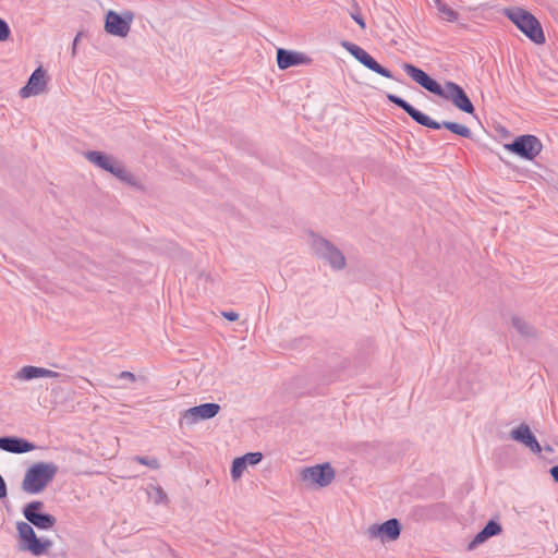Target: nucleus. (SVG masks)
<instances>
[{"mask_svg": "<svg viewBox=\"0 0 558 558\" xmlns=\"http://www.w3.org/2000/svg\"><path fill=\"white\" fill-rule=\"evenodd\" d=\"M246 463L243 457L235 458L231 465V476L233 480H238L242 476L246 469Z\"/></svg>", "mask_w": 558, "mask_h": 558, "instance_id": "4be33fe9", "label": "nucleus"}, {"mask_svg": "<svg viewBox=\"0 0 558 558\" xmlns=\"http://www.w3.org/2000/svg\"><path fill=\"white\" fill-rule=\"evenodd\" d=\"M301 480L311 486L326 487L335 480L336 473L329 462L304 468Z\"/></svg>", "mask_w": 558, "mask_h": 558, "instance_id": "1a4fd4ad", "label": "nucleus"}, {"mask_svg": "<svg viewBox=\"0 0 558 558\" xmlns=\"http://www.w3.org/2000/svg\"><path fill=\"white\" fill-rule=\"evenodd\" d=\"M221 314L226 319L230 322H235L239 319V314L233 311L222 312Z\"/></svg>", "mask_w": 558, "mask_h": 558, "instance_id": "c85d7f7f", "label": "nucleus"}, {"mask_svg": "<svg viewBox=\"0 0 558 558\" xmlns=\"http://www.w3.org/2000/svg\"><path fill=\"white\" fill-rule=\"evenodd\" d=\"M341 46L368 70L390 80H396L392 72L379 64L367 51L351 41L343 40Z\"/></svg>", "mask_w": 558, "mask_h": 558, "instance_id": "9d476101", "label": "nucleus"}, {"mask_svg": "<svg viewBox=\"0 0 558 558\" xmlns=\"http://www.w3.org/2000/svg\"><path fill=\"white\" fill-rule=\"evenodd\" d=\"M311 244L315 255L326 260L335 270H341L345 267L344 255L327 239L312 234Z\"/></svg>", "mask_w": 558, "mask_h": 558, "instance_id": "6e6552de", "label": "nucleus"}, {"mask_svg": "<svg viewBox=\"0 0 558 558\" xmlns=\"http://www.w3.org/2000/svg\"><path fill=\"white\" fill-rule=\"evenodd\" d=\"M439 11L446 16L448 21H456L458 19V12L448 7L447 4L439 5Z\"/></svg>", "mask_w": 558, "mask_h": 558, "instance_id": "a878e982", "label": "nucleus"}, {"mask_svg": "<svg viewBox=\"0 0 558 558\" xmlns=\"http://www.w3.org/2000/svg\"><path fill=\"white\" fill-rule=\"evenodd\" d=\"M502 532L501 524L495 520H489L486 525L474 536L468 545L469 550H473L478 545L485 543L488 538Z\"/></svg>", "mask_w": 558, "mask_h": 558, "instance_id": "a211bd4d", "label": "nucleus"}, {"mask_svg": "<svg viewBox=\"0 0 558 558\" xmlns=\"http://www.w3.org/2000/svg\"><path fill=\"white\" fill-rule=\"evenodd\" d=\"M512 327L517 330V332L529 340L537 338V331L529 322L520 316H512L511 318Z\"/></svg>", "mask_w": 558, "mask_h": 558, "instance_id": "6ab92c4d", "label": "nucleus"}, {"mask_svg": "<svg viewBox=\"0 0 558 558\" xmlns=\"http://www.w3.org/2000/svg\"><path fill=\"white\" fill-rule=\"evenodd\" d=\"M11 37V29L7 21L0 17V43L7 41Z\"/></svg>", "mask_w": 558, "mask_h": 558, "instance_id": "393cba45", "label": "nucleus"}, {"mask_svg": "<svg viewBox=\"0 0 558 558\" xmlns=\"http://www.w3.org/2000/svg\"><path fill=\"white\" fill-rule=\"evenodd\" d=\"M386 97L391 104L404 110L411 117V119L420 125H423L432 130H439L441 128H445L446 130L452 132L453 134H457L464 138H470L472 136L471 130L465 125L451 121H444L441 123L437 122L430 119L427 114L420 111L418 109L414 108L410 102H408L400 96L388 93Z\"/></svg>", "mask_w": 558, "mask_h": 558, "instance_id": "7ed1b4c3", "label": "nucleus"}, {"mask_svg": "<svg viewBox=\"0 0 558 558\" xmlns=\"http://www.w3.org/2000/svg\"><path fill=\"white\" fill-rule=\"evenodd\" d=\"M134 460L143 465L148 466L151 470H157L160 468V463L158 459L151 457L136 456Z\"/></svg>", "mask_w": 558, "mask_h": 558, "instance_id": "5701e85b", "label": "nucleus"}, {"mask_svg": "<svg viewBox=\"0 0 558 558\" xmlns=\"http://www.w3.org/2000/svg\"><path fill=\"white\" fill-rule=\"evenodd\" d=\"M510 438L518 441L529 448L533 453L539 454L543 450L538 440L532 433L530 426L525 423H521L519 426L510 432Z\"/></svg>", "mask_w": 558, "mask_h": 558, "instance_id": "4468645a", "label": "nucleus"}, {"mask_svg": "<svg viewBox=\"0 0 558 558\" xmlns=\"http://www.w3.org/2000/svg\"><path fill=\"white\" fill-rule=\"evenodd\" d=\"M118 378L119 379H125V380H129L131 383H134V381H136L138 379V377L134 373L129 372V371L121 372L118 375ZM140 379L144 380L145 378L144 377H140Z\"/></svg>", "mask_w": 558, "mask_h": 558, "instance_id": "bb28decb", "label": "nucleus"}, {"mask_svg": "<svg viewBox=\"0 0 558 558\" xmlns=\"http://www.w3.org/2000/svg\"><path fill=\"white\" fill-rule=\"evenodd\" d=\"M44 502L39 500L31 501L23 508V515L28 522L20 521L16 523L19 535V549L29 551L34 556L45 554L52 545L50 539L38 538L31 524L39 530H50L57 519L50 513L41 512Z\"/></svg>", "mask_w": 558, "mask_h": 558, "instance_id": "f257e3e1", "label": "nucleus"}, {"mask_svg": "<svg viewBox=\"0 0 558 558\" xmlns=\"http://www.w3.org/2000/svg\"><path fill=\"white\" fill-rule=\"evenodd\" d=\"M83 32H78L73 40V45H72V51H71V54L72 57H75L76 56V48H77V44L81 39V37L83 36Z\"/></svg>", "mask_w": 558, "mask_h": 558, "instance_id": "c756f323", "label": "nucleus"}, {"mask_svg": "<svg viewBox=\"0 0 558 558\" xmlns=\"http://www.w3.org/2000/svg\"><path fill=\"white\" fill-rule=\"evenodd\" d=\"M504 14L534 44L542 45L546 41L541 23L529 11L513 7L506 8Z\"/></svg>", "mask_w": 558, "mask_h": 558, "instance_id": "39448f33", "label": "nucleus"}, {"mask_svg": "<svg viewBox=\"0 0 558 558\" xmlns=\"http://www.w3.org/2000/svg\"><path fill=\"white\" fill-rule=\"evenodd\" d=\"M242 457L244 458L246 465H256L263 459V454L260 452H248Z\"/></svg>", "mask_w": 558, "mask_h": 558, "instance_id": "b1692460", "label": "nucleus"}, {"mask_svg": "<svg viewBox=\"0 0 558 558\" xmlns=\"http://www.w3.org/2000/svg\"><path fill=\"white\" fill-rule=\"evenodd\" d=\"M45 88V71L39 66L32 73L26 85L20 89V96L27 98L33 95H39Z\"/></svg>", "mask_w": 558, "mask_h": 558, "instance_id": "dca6fc26", "label": "nucleus"}, {"mask_svg": "<svg viewBox=\"0 0 558 558\" xmlns=\"http://www.w3.org/2000/svg\"><path fill=\"white\" fill-rule=\"evenodd\" d=\"M351 17L357 23V25L364 29L366 27V24H365V21L364 19L362 17V15L360 14V12H354V13H351Z\"/></svg>", "mask_w": 558, "mask_h": 558, "instance_id": "cd10ccee", "label": "nucleus"}, {"mask_svg": "<svg viewBox=\"0 0 558 558\" xmlns=\"http://www.w3.org/2000/svg\"><path fill=\"white\" fill-rule=\"evenodd\" d=\"M59 374L48 368L40 367V377H58Z\"/></svg>", "mask_w": 558, "mask_h": 558, "instance_id": "7c9ffc66", "label": "nucleus"}, {"mask_svg": "<svg viewBox=\"0 0 558 558\" xmlns=\"http://www.w3.org/2000/svg\"><path fill=\"white\" fill-rule=\"evenodd\" d=\"M549 474L555 483H558V464L549 469Z\"/></svg>", "mask_w": 558, "mask_h": 558, "instance_id": "2f4dec72", "label": "nucleus"}, {"mask_svg": "<svg viewBox=\"0 0 558 558\" xmlns=\"http://www.w3.org/2000/svg\"><path fill=\"white\" fill-rule=\"evenodd\" d=\"M133 20L134 13L132 11L126 10L119 14L109 10L105 16V31L112 36L126 37Z\"/></svg>", "mask_w": 558, "mask_h": 558, "instance_id": "9b49d317", "label": "nucleus"}, {"mask_svg": "<svg viewBox=\"0 0 558 558\" xmlns=\"http://www.w3.org/2000/svg\"><path fill=\"white\" fill-rule=\"evenodd\" d=\"M220 411V405L214 402L203 403L196 407L189 408L184 411L181 424L185 423L187 425L195 424L201 420H209L215 417Z\"/></svg>", "mask_w": 558, "mask_h": 558, "instance_id": "ddd939ff", "label": "nucleus"}, {"mask_svg": "<svg viewBox=\"0 0 558 558\" xmlns=\"http://www.w3.org/2000/svg\"><path fill=\"white\" fill-rule=\"evenodd\" d=\"M85 158L98 168L110 172L120 181L132 186L136 185L135 177L126 170L121 161L117 160L114 157L102 151L88 150L85 153Z\"/></svg>", "mask_w": 558, "mask_h": 558, "instance_id": "423d86ee", "label": "nucleus"}, {"mask_svg": "<svg viewBox=\"0 0 558 558\" xmlns=\"http://www.w3.org/2000/svg\"><path fill=\"white\" fill-rule=\"evenodd\" d=\"M402 69L415 83L427 92L446 100H450L453 106L462 112L474 114L475 108L470 97L459 84L447 81L445 85L441 86L426 72L411 63H403Z\"/></svg>", "mask_w": 558, "mask_h": 558, "instance_id": "f03ea898", "label": "nucleus"}, {"mask_svg": "<svg viewBox=\"0 0 558 558\" xmlns=\"http://www.w3.org/2000/svg\"><path fill=\"white\" fill-rule=\"evenodd\" d=\"M402 525L396 518L389 519L381 524H373L368 527L367 534L371 539L380 538L381 542H393L400 537Z\"/></svg>", "mask_w": 558, "mask_h": 558, "instance_id": "f8f14e48", "label": "nucleus"}, {"mask_svg": "<svg viewBox=\"0 0 558 558\" xmlns=\"http://www.w3.org/2000/svg\"><path fill=\"white\" fill-rule=\"evenodd\" d=\"M157 492V496H158V499H157V502L159 501H162V500H166L167 499V495L165 494V492L162 490V488L158 487L156 489Z\"/></svg>", "mask_w": 558, "mask_h": 558, "instance_id": "473e14b6", "label": "nucleus"}, {"mask_svg": "<svg viewBox=\"0 0 558 558\" xmlns=\"http://www.w3.org/2000/svg\"><path fill=\"white\" fill-rule=\"evenodd\" d=\"M544 450L549 452V453H553L554 452V449L550 447V446H545L544 447Z\"/></svg>", "mask_w": 558, "mask_h": 558, "instance_id": "72a5a7b5", "label": "nucleus"}, {"mask_svg": "<svg viewBox=\"0 0 558 558\" xmlns=\"http://www.w3.org/2000/svg\"><path fill=\"white\" fill-rule=\"evenodd\" d=\"M445 510V505L436 504L432 506L416 507L414 509V514L420 519H428L433 520L438 518Z\"/></svg>", "mask_w": 558, "mask_h": 558, "instance_id": "aec40b11", "label": "nucleus"}, {"mask_svg": "<svg viewBox=\"0 0 558 558\" xmlns=\"http://www.w3.org/2000/svg\"><path fill=\"white\" fill-rule=\"evenodd\" d=\"M0 449L11 453H26L35 449V445L16 436L0 437Z\"/></svg>", "mask_w": 558, "mask_h": 558, "instance_id": "f3484780", "label": "nucleus"}, {"mask_svg": "<svg viewBox=\"0 0 558 558\" xmlns=\"http://www.w3.org/2000/svg\"><path fill=\"white\" fill-rule=\"evenodd\" d=\"M311 62L312 59L303 52L284 48L277 49V65L280 70H287L301 64H310Z\"/></svg>", "mask_w": 558, "mask_h": 558, "instance_id": "2eb2a0df", "label": "nucleus"}, {"mask_svg": "<svg viewBox=\"0 0 558 558\" xmlns=\"http://www.w3.org/2000/svg\"><path fill=\"white\" fill-rule=\"evenodd\" d=\"M505 149L518 157L532 161L543 149V143L533 134H523L517 136L511 143L504 145Z\"/></svg>", "mask_w": 558, "mask_h": 558, "instance_id": "0eeeda50", "label": "nucleus"}, {"mask_svg": "<svg viewBox=\"0 0 558 558\" xmlns=\"http://www.w3.org/2000/svg\"><path fill=\"white\" fill-rule=\"evenodd\" d=\"M59 468L53 462H37L31 465L22 481V489L32 495L41 493L54 478Z\"/></svg>", "mask_w": 558, "mask_h": 558, "instance_id": "20e7f679", "label": "nucleus"}, {"mask_svg": "<svg viewBox=\"0 0 558 558\" xmlns=\"http://www.w3.org/2000/svg\"><path fill=\"white\" fill-rule=\"evenodd\" d=\"M16 378L22 380H32L35 378H40V367L31 365L24 366L17 372Z\"/></svg>", "mask_w": 558, "mask_h": 558, "instance_id": "412c9836", "label": "nucleus"}]
</instances>
